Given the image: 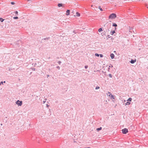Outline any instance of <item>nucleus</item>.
<instances>
[{
    "instance_id": "1",
    "label": "nucleus",
    "mask_w": 148,
    "mask_h": 148,
    "mask_svg": "<svg viewBox=\"0 0 148 148\" xmlns=\"http://www.w3.org/2000/svg\"><path fill=\"white\" fill-rule=\"evenodd\" d=\"M116 17V15L115 14L112 13L110 14L109 17V19H114Z\"/></svg>"
},
{
    "instance_id": "2",
    "label": "nucleus",
    "mask_w": 148,
    "mask_h": 148,
    "mask_svg": "<svg viewBox=\"0 0 148 148\" xmlns=\"http://www.w3.org/2000/svg\"><path fill=\"white\" fill-rule=\"evenodd\" d=\"M16 103L18 106H21L22 105V101L18 100L16 102Z\"/></svg>"
},
{
    "instance_id": "3",
    "label": "nucleus",
    "mask_w": 148,
    "mask_h": 148,
    "mask_svg": "<svg viewBox=\"0 0 148 148\" xmlns=\"http://www.w3.org/2000/svg\"><path fill=\"white\" fill-rule=\"evenodd\" d=\"M122 132L123 134H126L128 132V130L127 129L125 128L122 130Z\"/></svg>"
},
{
    "instance_id": "4",
    "label": "nucleus",
    "mask_w": 148,
    "mask_h": 148,
    "mask_svg": "<svg viewBox=\"0 0 148 148\" xmlns=\"http://www.w3.org/2000/svg\"><path fill=\"white\" fill-rule=\"evenodd\" d=\"M66 15L68 16L70 14V10H66Z\"/></svg>"
},
{
    "instance_id": "5",
    "label": "nucleus",
    "mask_w": 148,
    "mask_h": 148,
    "mask_svg": "<svg viewBox=\"0 0 148 148\" xmlns=\"http://www.w3.org/2000/svg\"><path fill=\"white\" fill-rule=\"evenodd\" d=\"M107 95H108V96H109V97H110V95H111V97H111V98H112L114 99V96L113 95H112V94H110V95H108V94H107Z\"/></svg>"
},
{
    "instance_id": "6",
    "label": "nucleus",
    "mask_w": 148,
    "mask_h": 148,
    "mask_svg": "<svg viewBox=\"0 0 148 148\" xmlns=\"http://www.w3.org/2000/svg\"><path fill=\"white\" fill-rule=\"evenodd\" d=\"M136 62V59H135V60H132L130 61V62L132 64H133L135 62Z\"/></svg>"
},
{
    "instance_id": "7",
    "label": "nucleus",
    "mask_w": 148,
    "mask_h": 148,
    "mask_svg": "<svg viewBox=\"0 0 148 148\" xmlns=\"http://www.w3.org/2000/svg\"><path fill=\"white\" fill-rule=\"evenodd\" d=\"M110 56L111 57V58L112 59H113L114 58V55L113 53H111V54L110 55Z\"/></svg>"
},
{
    "instance_id": "8",
    "label": "nucleus",
    "mask_w": 148,
    "mask_h": 148,
    "mask_svg": "<svg viewBox=\"0 0 148 148\" xmlns=\"http://www.w3.org/2000/svg\"><path fill=\"white\" fill-rule=\"evenodd\" d=\"M102 31H103L102 29L101 28H99L98 29V32H101Z\"/></svg>"
},
{
    "instance_id": "9",
    "label": "nucleus",
    "mask_w": 148,
    "mask_h": 148,
    "mask_svg": "<svg viewBox=\"0 0 148 148\" xmlns=\"http://www.w3.org/2000/svg\"><path fill=\"white\" fill-rule=\"evenodd\" d=\"M102 129L101 127H100L99 128H98L97 129V130L98 131L101 130Z\"/></svg>"
},
{
    "instance_id": "10",
    "label": "nucleus",
    "mask_w": 148,
    "mask_h": 148,
    "mask_svg": "<svg viewBox=\"0 0 148 148\" xmlns=\"http://www.w3.org/2000/svg\"><path fill=\"white\" fill-rule=\"evenodd\" d=\"M115 33V32L114 31H113L112 32H111V34L112 35Z\"/></svg>"
},
{
    "instance_id": "11",
    "label": "nucleus",
    "mask_w": 148,
    "mask_h": 148,
    "mask_svg": "<svg viewBox=\"0 0 148 148\" xmlns=\"http://www.w3.org/2000/svg\"><path fill=\"white\" fill-rule=\"evenodd\" d=\"M76 14L77 15V16H79L80 15V14L78 12H77Z\"/></svg>"
},
{
    "instance_id": "12",
    "label": "nucleus",
    "mask_w": 148,
    "mask_h": 148,
    "mask_svg": "<svg viewBox=\"0 0 148 148\" xmlns=\"http://www.w3.org/2000/svg\"><path fill=\"white\" fill-rule=\"evenodd\" d=\"M130 102H127V103H126V105H130Z\"/></svg>"
},
{
    "instance_id": "13",
    "label": "nucleus",
    "mask_w": 148,
    "mask_h": 148,
    "mask_svg": "<svg viewBox=\"0 0 148 148\" xmlns=\"http://www.w3.org/2000/svg\"><path fill=\"white\" fill-rule=\"evenodd\" d=\"M0 21H1V22H2L4 21V19L1 18H0Z\"/></svg>"
},
{
    "instance_id": "14",
    "label": "nucleus",
    "mask_w": 148,
    "mask_h": 148,
    "mask_svg": "<svg viewBox=\"0 0 148 148\" xmlns=\"http://www.w3.org/2000/svg\"><path fill=\"white\" fill-rule=\"evenodd\" d=\"M112 26H115V27H116V26H117V25L115 23H114L113 25H112Z\"/></svg>"
},
{
    "instance_id": "15",
    "label": "nucleus",
    "mask_w": 148,
    "mask_h": 148,
    "mask_svg": "<svg viewBox=\"0 0 148 148\" xmlns=\"http://www.w3.org/2000/svg\"><path fill=\"white\" fill-rule=\"evenodd\" d=\"M58 6L59 7H60L62 6V4L61 3H59L58 4Z\"/></svg>"
},
{
    "instance_id": "16",
    "label": "nucleus",
    "mask_w": 148,
    "mask_h": 148,
    "mask_svg": "<svg viewBox=\"0 0 148 148\" xmlns=\"http://www.w3.org/2000/svg\"><path fill=\"white\" fill-rule=\"evenodd\" d=\"M95 55L96 56L99 57V55L98 54V53H95Z\"/></svg>"
},
{
    "instance_id": "17",
    "label": "nucleus",
    "mask_w": 148,
    "mask_h": 148,
    "mask_svg": "<svg viewBox=\"0 0 148 148\" xmlns=\"http://www.w3.org/2000/svg\"><path fill=\"white\" fill-rule=\"evenodd\" d=\"M99 9L101 11H103V9L100 8V6L99 7Z\"/></svg>"
},
{
    "instance_id": "18",
    "label": "nucleus",
    "mask_w": 148,
    "mask_h": 148,
    "mask_svg": "<svg viewBox=\"0 0 148 148\" xmlns=\"http://www.w3.org/2000/svg\"><path fill=\"white\" fill-rule=\"evenodd\" d=\"M132 100V99L131 98H130L128 99V101H131Z\"/></svg>"
},
{
    "instance_id": "19",
    "label": "nucleus",
    "mask_w": 148,
    "mask_h": 148,
    "mask_svg": "<svg viewBox=\"0 0 148 148\" xmlns=\"http://www.w3.org/2000/svg\"><path fill=\"white\" fill-rule=\"evenodd\" d=\"M13 18L14 19H17L18 18V17H14Z\"/></svg>"
},
{
    "instance_id": "20",
    "label": "nucleus",
    "mask_w": 148,
    "mask_h": 148,
    "mask_svg": "<svg viewBox=\"0 0 148 148\" xmlns=\"http://www.w3.org/2000/svg\"><path fill=\"white\" fill-rule=\"evenodd\" d=\"M99 56H100V57L101 58H102L103 56V55L102 54H100L99 55Z\"/></svg>"
},
{
    "instance_id": "21",
    "label": "nucleus",
    "mask_w": 148,
    "mask_h": 148,
    "mask_svg": "<svg viewBox=\"0 0 148 148\" xmlns=\"http://www.w3.org/2000/svg\"><path fill=\"white\" fill-rule=\"evenodd\" d=\"M99 88V87H96L95 89H97Z\"/></svg>"
},
{
    "instance_id": "22",
    "label": "nucleus",
    "mask_w": 148,
    "mask_h": 148,
    "mask_svg": "<svg viewBox=\"0 0 148 148\" xmlns=\"http://www.w3.org/2000/svg\"><path fill=\"white\" fill-rule=\"evenodd\" d=\"M88 66H85V68L86 69L88 68Z\"/></svg>"
},
{
    "instance_id": "23",
    "label": "nucleus",
    "mask_w": 148,
    "mask_h": 148,
    "mask_svg": "<svg viewBox=\"0 0 148 148\" xmlns=\"http://www.w3.org/2000/svg\"><path fill=\"white\" fill-rule=\"evenodd\" d=\"M11 4L12 5H14V2H11Z\"/></svg>"
},
{
    "instance_id": "24",
    "label": "nucleus",
    "mask_w": 148,
    "mask_h": 148,
    "mask_svg": "<svg viewBox=\"0 0 148 148\" xmlns=\"http://www.w3.org/2000/svg\"><path fill=\"white\" fill-rule=\"evenodd\" d=\"M3 82H1L0 83V85H1V84H3Z\"/></svg>"
},
{
    "instance_id": "25",
    "label": "nucleus",
    "mask_w": 148,
    "mask_h": 148,
    "mask_svg": "<svg viewBox=\"0 0 148 148\" xmlns=\"http://www.w3.org/2000/svg\"><path fill=\"white\" fill-rule=\"evenodd\" d=\"M107 94H108V95H110V94H111L110 92H108L107 93Z\"/></svg>"
},
{
    "instance_id": "26",
    "label": "nucleus",
    "mask_w": 148,
    "mask_h": 148,
    "mask_svg": "<svg viewBox=\"0 0 148 148\" xmlns=\"http://www.w3.org/2000/svg\"><path fill=\"white\" fill-rule=\"evenodd\" d=\"M16 12V14H18V12H17V11H16V12Z\"/></svg>"
},
{
    "instance_id": "27",
    "label": "nucleus",
    "mask_w": 148,
    "mask_h": 148,
    "mask_svg": "<svg viewBox=\"0 0 148 148\" xmlns=\"http://www.w3.org/2000/svg\"><path fill=\"white\" fill-rule=\"evenodd\" d=\"M110 75V77H112L111 74H110V75Z\"/></svg>"
},
{
    "instance_id": "28",
    "label": "nucleus",
    "mask_w": 148,
    "mask_h": 148,
    "mask_svg": "<svg viewBox=\"0 0 148 148\" xmlns=\"http://www.w3.org/2000/svg\"><path fill=\"white\" fill-rule=\"evenodd\" d=\"M84 148H90V147H84Z\"/></svg>"
},
{
    "instance_id": "29",
    "label": "nucleus",
    "mask_w": 148,
    "mask_h": 148,
    "mask_svg": "<svg viewBox=\"0 0 148 148\" xmlns=\"http://www.w3.org/2000/svg\"><path fill=\"white\" fill-rule=\"evenodd\" d=\"M147 8H148V6H147Z\"/></svg>"
},
{
    "instance_id": "30",
    "label": "nucleus",
    "mask_w": 148,
    "mask_h": 148,
    "mask_svg": "<svg viewBox=\"0 0 148 148\" xmlns=\"http://www.w3.org/2000/svg\"><path fill=\"white\" fill-rule=\"evenodd\" d=\"M4 83H5V81H4Z\"/></svg>"
}]
</instances>
